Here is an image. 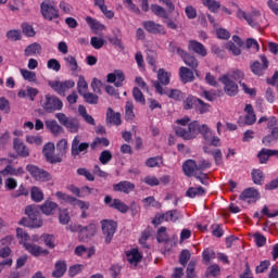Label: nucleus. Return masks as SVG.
I'll list each match as a JSON object with an SVG mask.
<instances>
[{"mask_svg":"<svg viewBox=\"0 0 278 278\" xmlns=\"http://www.w3.org/2000/svg\"><path fill=\"white\" fill-rule=\"evenodd\" d=\"M177 134H179L180 138L184 140H194L199 136V134L202 135L205 142L210 144V147H220V138L217 136H214V132L212 131V128L207 126L206 124H199V121H193L189 124L188 130L184 128H179L177 130Z\"/></svg>","mask_w":278,"mask_h":278,"instance_id":"obj_1","label":"nucleus"},{"mask_svg":"<svg viewBox=\"0 0 278 278\" xmlns=\"http://www.w3.org/2000/svg\"><path fill=\"white\" fill-rule=\"evenodd\" d=\"M68 150V141L66 139H61L56 143V151L58 154H55V144L49 142L43 147L42 153L49 162V164H60L63 162L64 155H66V151Z\"/></svg>","mask_w":278,"mask_h":278,"instance_id":"obj_2","label":"nucleus"},{"mask_svg":"<svg viewBox=\"0 0 278 278\" xmlns=\"http://www.w3.org/2000/svg\"><path fill=\"white\" fill-rule=\"evenodd\" d=\"M40 13L45 21H58L60 18V9L55 7L52 0H43L40 3Z\"/></svg>","mask_w":278,"mask_h":278,"instance_id":"obj_3","label":"nucleus"},{"mask_svg":"<svg viewBox=\"0 0 278 278\" xmlns=\"http://www.w3.org/2000/svg\"><path fill=\"white\" fill-rule=\"evenodd\" d=\"M27 173L35 179V181H41V182H47L51 181L53 179V176L51 173L45 170L43 168H40L34 164H28L26 166Z\"/></svg>","mask_w":278,"mask_h":278,"instance_id":"obj_4","label":"nucleus"},{"mask_svg":"<svg viewBox=\"0 0 278 278\" xmlns=\"http://www.w3.org/2000/svg\"><path fill=\"white\" fill-rule=\"evenodd\" d=\"M55 118L63 127H66L70 134H77L79 131V119L76 117H68L64 113H56Z\"/></svg>","mask_w":278,"mask_h":278,"instance_id":"obj_5","label":"nucleus"},{"mask_svg":"<svg viewBox=\"0 0 278 278\" xmlns=\"http://www.w3.org/2000/svg\"><path fill=\"white\" fill-rule=\"evenodd\" d=\"M64 108V103L56 96L46 94L45 102L42 103V109L48 114H53V112H60Z\"/></svg>","mask_w":278,"mask_h":278,"instance_id":"obj_6","label":"nucleus"},{"mask_svg":"<svg viewBox=\"0 0 278 278\" xmlns=\"http://www.w3.org/2000/svg\"><path fill=\"white\" fill-rule=\"evenodd\" d=\"M88 149H90V144L88 142H81L79 136H75L72 140L71 155L74 160H77L79 155H86L88 153Z\"/></svg>","mask_w":278,"mask_h":278,"instance_id":"obj_7","label":"nucleus"},{"mask_svg":"<svg viewBox=\"0 0 278 278\" xmlns=\"http://www.w3.org/2000/svg\"><path fill=\"white\" fill-rule=\"evenodd\" d=\"M101 227L104 236V242L105 244H110L114 239V233H116L118 224L112 219H103L101 220Z\"/></svg>","mask_w":278,"mask_h":278,"instance_id":"obj_8","label":"nucleus"},{"mask_svg":"<svg viewBox=\"0 0 278 278\" xmlns=\"http://www.w3.org/2000/svg\"><path fill=\"white\" fill-rule=\"evenodd\" d=\"M25 214L28 216L31 229H40L42 227V219H40V211L36 205H28L25 207Z\"/></svg>","mask_w":278,"mask_h":278,"instance_id":"obj_9","label":"nucleus"},{"mask_svg":"<svg viewBox=\"0 0 278 278\" xmlns=\"http://www.w3.org/2000/svg\"><path fill=\"white\" fill-rule=\"evenodd\" d=\"M182 218L181 212L178 210H172L167 211L163 214L155 215L154 219L152 220L153 225H162V220H165V223H177Z\"/></svg>","mask_w":278,"mask_h":278,"instance_id":"obj_10","label":"nucleus"},{"mask_svg":"<svg viewBox=\"0 0 278 278\" xmlns=\"http://www.w3.org/2000/svg\"><path fill=\"white\" fill-rule=\"evenodd\" d=\"M153 86L156 92H159V94H165V97H168V99H173L174 101H181V99H184V92H181V90H178V89L168 90V88L164 89V87H162V85L157 83V80L153 83Z\"/></svg>","mask_w":278,"mask_h":278,"instance_id":"obj_11","label":"nucleus"},{"mask_svg":"<svg viewBox=\"0 0 278 278\" xmlns=\"http://www.w3.org/2000/svg\"><path fill=\"white\" fill-rule=\"evenodd\" d=\"M48 86L54 90V92H58L61 97L66 93V90H71V88H75V83L70 80H49Z\"/></svg>","mask_w":278,"mask_h":278,"instance_id":"obj_12","label":"nucleus"},{"mask_svg":"<svg viewBox=\"0 0 278 278\" xmlns=\"http://www.w3.org/2000/svg\"><path fill=\"white\" fill-rule=\"evenodd\" d=\"M219 81L224 85V92L227 97H236L238 94V84L229 77V74L223 75Z\"/></svg>","mask_w":278,"mask_h":278,"instance_id":"obj_13","label":"nucleus"},{"mask_svg":"<svg viewBox=\"0 0 278 278\" xmlns=\"http://www.w3.org/2000/svg\"><path fill=\"white\" fill-rule=\"evenodd\" d=\"M260 61H254L251 65L250 68L254 75H257L258 77H262L266 71H268V66L270 62L268 61V58H266L264 54L260 55Z\"/></svg>","mask_w":278,"mask_h":278,"instance_id":"obj_14","label":"nucleus"},{"mask_svg":"<svg viewBox=\"0 0 278 278\" xmlns=\"http://www.w3.org/2000/svg\"><path fill=\"white\" fill-rule=\"evenodd\" d=\"M104 205L121 212V214H127V212H129V206L125 204V202H123L121 199H112V195H105Z\"/></svg>","mask_w":278,"mask_h":278,"instance_id":"obj_15","label":"nucleus"},{"mask_svg":"<svg viewBox=\"0 0 278 278\" xmlns=\"http://www.w3.org/2000/svg\"><path fill=\"white\" fill-rule=\"evenodd\" d=\"M143 29L148 31V34H154L155 36H166V28L164 25L155 23L154 21H146L142 23Z\"/></svg>","mask_w":278,"mask_h":278,"instance_id":"obj_16","label":"nucleus"},{"mask_svg":"<svg viewBox=\"0 0 278 278\" xmlns=\"http://www.w3.org/2000/svg\"><path fill=\"white\" fill-rule=\"evenodd\" d=\"M72 231H78L81 238H92V236H97V225L89 224L85 227L81 225L72 226Z\"/></svg>","mask_w":278,"mask_h":278,"instance_id":"obj_17","label":"nucleus"},{"mask_svg":"<svg viewBox=\"0 0 278 278\" xmlns=\"http://www.w3.org/2000/svg\"><path fill=\"white\" fill-rule=\"evenodd\" d=\"M240 201H244L245 203H255L260 199V191L255 188H247L239 195Z\"/></svg>","mask_w":278,"mask_h":278,"instance_id":"obj_18","label":"nucleus"},{"mask_svg":"<svg viewBox=\"0 0 278 278\" xmlns=\"http://www.w3.org/2000/svg\"><path fill=\"white\" fill-rule=\"evenodd\" d=\"M108 84H114L116 88H123V81H125V73L121 70H115L113 73L106 76Z\"/></svg>","mask_w":278,"mask_h":278,"instance_id":"obj_19","label":"nucleus"},{"mask_svg":"<svg viewBox=\"0 0 278 278\" xmlns=\"http://www.w3.org/2000/svg\"><path fill=\"white\" fill-rule=\"evenodd\" d=\"M24 249L34 257H40V255H49V250L42 249V247L36 243H24Z\"/></svg>","mask_w":278,"mask_h":278,"instance_id":"obj_20","label":"nucleus"},{"mask_svg":"<svg viewBox=\"0 0 278 278\" xmlns=\"http://www.w3.org/2000/svg\"><path fill=\"white\" fill-rule=\"evenodd\" d=\"M188 49L189 51L197 53V55H200L201 58H206L207 55V48H205L203 43L197 40H189Z\"/></svg>","mask_w":278,"mask_h":278,"instance_id":"obj_21","label":"nucleus"},{"mask_svg":"<svg viewBox=\"0 0 278 278\" xmlns=\"http://www.w3.org/2000/svg\"><path fill=\"white\" fill-rule=\"evenodd\" d=\"M114 192H123L124 194H129L136 190V185L131 181L122 180L118 184L113 185Z\"/></svg>","mask_w":278,"mask_h":278,"instance_id":"obj_22","label":"nucleus"},{"mask_svg":"<svg viewBox=\"0 0 278 278\" xmlns=\"http://www.w3.org/2000/svg\"><path fill=\"white\" fill-rule=\"evenodd\" d=\"M126 257L127 262L131 264L132 266H138L140 262H142V253H140V250L137 248H132L128 251H126Z\"/></svg>","mask_w":278,"mask_h":278,"instance_id":"obj_23","label":"nucleus"},{"mask_svg":"<svg viewBox=\"0 0 278 278\" xmlns=\"http://www.w3.org/2000/svg\"><path fill=\"white\" fill-rule=\"evenodd\" d=\"M13 149L20 157H29V148L20 138L13 140Z\"/></svg>","mask_w":278,"mask_h":278,"instance_id":"obj_24","label":"nucleus"},{"mask_svg":"<svg viewBox=\"0 0 278 278\" xmlns=\"http://www.w3.org/2000/svg\"><path fill=\"white\" fill-rule=\"evenodd\" d=\"M182 170H184L186 177H194V175H197V173H199L197 161H194V160L186 161L182 165Z\"/></svg>","mask_w":278,"mask_h":278,"instance_id":"obj_25","label":"nucleus"},{"mask_svg":"<svg viewBox=\"0 0 278 278\" xmlns=\"http://www.w3.org/2000/svg\"><path fill=\"white\" fill-rule=\"evenodd\" d=\"M123 121L121 119V113L114 112L112 108H109L106 110V125H115L118 127V125H122Z\"/></svg>","mask_w":278,"mask_h":278,"instance_id":"obj_26","label":"nucleus"},{"mask_svg":"<svg viewBox=\"0 0 278 278\" xmlns=\"http://www.w3.org/2000/svg\"><path fill=\"white\" fill-rule=\"evenodd\" d=\"M180 58L185 62V64L189 66V68H192V71H194V73L199 75V71H197V68H199V60H197V58H194L187 51H185V54H182Z\"/></svg>","mask_w":278,"mask_h":278,"instance_id":"obj_27","label":"nucleus"},{"mask_svg":"<svg viewBox=\"0 0 278 278\" xmlns=\"http://www.w3.org/2000/svg\"><path fill=\"white\" fill-rule=\"evenodd\" d=\"M179 77L182 84H190L194 81V72L186 66L179 68Z\"/></svg>","mask_w":278,"mask_h":278,"instance_id":"obj_28","label":"nucleus"},{"mask_svg":"<svg viewBox=\"0 0 278 278\" xmlns=\"http://www.w3.org/2000/svg\"><path fill=\"white\" fill-rule=\"evenodd\" d=\"M42 53V46L38 42L28 45L24 50L25 58H31V55H40Z\"/></svg>","mask_w":278,"mask_h":278,"instance_id":"obj_29","label":"nucleus"},{"mask_svg":"<svg viewBox=\"0 0 278 278\" xmlns=\"http://www.w3.org/2000/svg\"><path fill=\"white\" fill-rule=\"evenodd\" d=\"M244 112L247 115L244 116V123L245 125H255V122L257 121V116L255 115V111L253 110L252 104H247L244 108Z\"/></svg>","mask_w":278,"mask_h":278,"instance_id":"obj_30","label":"nucleus"},{"mask_svg":"<svg viewBox=\"0 0 278 278\" xmlns=\"http://www.w3.org/2000/svg\"><path fill=\"white\" fill-rule=\"evenodd\" d=\"M275 156L274 150L262 148L257 153L260 164H268L270 157Z\"/></svg>","mask_w":278,"mask_h":278,"instance_id":"obj_31","label":"nucleus"},{"mask_svg":"<svg viewBox=\"0 0 278 278\" xmlns=\"http://www.w3.org/2000/svg\"><path fill=\"white\" fill-rule=\"evenodd\" d=\"M58 207H60L58 203L50 200H47L43 204L40 205V210L46 216H51L53 212L58 210Z\"/></svg>","mask_w":278,"mask_h":278,"instance_id":"obj_32","label":"nucleus"},{"mask_svg":"<svg viewBox=\"0 0 278 278\" xmlns=\"http://www.w3.org/2000/svg\"><path fill=\"white\" fill-rule=\"evenodd\" d=\"M66 262L58 261L54 265V270L52 271V277L62 278L66 273Z\"/></svg>","mask_w":278,"mask_h":278,"instance_id":"obj_33","label":"nucleus"},{"mask_svg":"<svg viewBox=\"0 0 278 278\" xmlns=\"http://www.w3.org/2000/svg\"><path fill=\"white\" fill-rule=\"evenodd\" d=\"M46 127L51 131V134H53V136H59V134L64 131V128H62L55 119L46 121Z\"/></svg>","mask_w":278,"mask_h":278,"instance_id":"obj_34","label":"nucleus"},{"mask_svg":"<svg viewBox=\"0 0 278 278\" xmlns=\"http://www.w3.org/2000/svg\"><path fill=\"white\" fill-rule=\"evenodd\" d=\"M30 199L35 203H40V202L45 201V193L42 192L40 187H36V186L31 187V189H30Z\"/></svg>","mask_w":278,"mask_h":278,"instance_id":"obj_35","label":"nucleus"},{"mask_svg":"<svg viewBox=\"0 0 278 278\" xmlns=\"http://www.w3.org/2000/svg\"><path fill=\"white\" fill-rule=\"evenodd\" d=\"M205 188L203 187H191L187 190L186 195L189 199H194L195 197H205Z\"/></svg>","mask_w":278,"mask_h":278,"instance_id":"obj_36","label":"nucleus"},{"mask_svg":"<svg viewBox=\"0 0 278 278\" xmlns=\"http://www.w3.org/2000/svg\"><path fill=\"white\" fill-rule=\"evenodd\" d=\"M176 123H177V125H180V126H177L175 128V134H176V136L181 138V135H179L177 131H179V129H185V131H188V129L190 128V117H188V116L182 117L180 119H177Z\"/></svg>","mask_w":278,"mask_h":278,"instance_id":"obj_37","label":"nucleus"},{"mask_svg":"<svg viewBox=\"0 0 278 278\" xmlns=\"http://www.w3.org/2000/svg\"><path fill=\"white\" fill-rule=\"evenodd\" d=\"M157 84L168 86V84H170V74L166 72L164 68H160L157 72Z\"/></svg>","mask_w":278,"mask_h":278,"instance_id":"obj_38","label":"nucleus"},{"mask_svg":"<svg viewBox=\"0 0 278 278\" xmlns=\"http://www.w3.org/2000/svg\"><path fill=\"white\" fill-rule=\"evenodd\" d=\"M81 97H83L85 103H88L89 105H97L99 103V96L97 93L87 91V92L83 93Z\"/></svg>","mask_w":278,"mask_h":278,"instance_id":"obj_39","label":"nucleus"},{"mask_svg":"<svg viewBox=\"0 0 278 278\" xmlns=\"http://www.w3.org/2000/svg\"><path fill=\"white\" fill-rule=\"evenodd\" d=\"M64 62L72 73H77L79 68V64L77 63V59L73 55H67L64 58Z\"/></svg>","mask_w":278,"mask_h":278,"instance_id":"obj_40","label":"nucleus"},{"mask_svg":"<svg viewBox=\"0 0 278 278\" xmlns=\"http://www.w3.org/2000/svg\"><path fill=\"white\" fill-rule=\"evenodd\" d=\"M203 5L213 12V14H218V9L220 8V3L216 0H202Z\"/></svg>","mask_w":278,"mask_h":278,"instance_id":"obj_41","label":"nucleus"},{"mask_svg":"<svg viewBox=\"0 0 278 278\" xmlns=\"http://www.w3.org/2000/svg\"><path fill=\"white\" fill-rule=\"evenodd\" d=\"M198 103H199V98H197L194 96H189L184 101V108H185V110H197Z\"/></svg>","mask_w":278,"mask_h":278,"instance_id":"obj_42","label":"nucleus"},{"mask_svg":"<svg viewBox=\"0 0 278 278\" xmlns=\"http://www.w3.org/2000/svg\"><path fill=\"white\" fill-rule=\"evenodd\" d=\"M260 16H262V13L260 11H253L250 15H248L245 21L251 27H257L260 25V23L257 22V18H260Z\"/></svg>","mask_w":278,"mask_h":278,"instance_id":"obj_43","label":"nucleus"},{"mask_svg":"<svg viewBox=\"0 0 278 278\" xmlns=\"http://www.w3.org/2000/svg\"><path fill=\"white\" fill-rule=\"evenodd\" d=\"M160 164H164L162 156L149 157L146 161V166H148V168H160Z\"/></svg>","mask_w":278,"mask_h":278,"instance_id":"obj_44","label":"nucleus"},{"mask_svg":"<svg viewBox=\"0 0 278 278\" xmlns=\"http://www.w3.org/2000/svg\"><path fill=\"white\" fill-rule=\"evenodd\" d=\"M151 11L155 16H159L160 18H168V12H166V9L163 7H160V4H152Z\"/></svg>","mask_w":278,"mask_h":278,"instance_id":"obj_45","label":"nucleus"},{"mask_svg":"<svg viewBox=\"0 0 278 278\" xmlns=\"http://www.w3.org/2000/svg\"><path fill=\"white\" fill-rule=\"evenodd\" d=\"M55 197H56V199H59V201H61V203H70L71 205H73V203H75V197H72L62 191H56Z\"/></svg>","mask_w":278,"mask_h":278,"instance_id":"obj_46","label":"nucleus"},{"mask_svg":"<svg viewBox=\"0 0 278 278\" xmlns=\"http://www.w3.org/2000/svg\"><path fill=\"white\" fill-rule=\"evenodd\" d=\"M110 147V140L105 137H97L91 143H90V148L92 149V151H94V149H97V147Z\"/></svg>","mask_w":278,"mask_h":278,"instance_id":"obj_47","label":"nucleus"},{"mask_svg":"<svg viewBox=\"0 0 278 278\" xmlns=\"http://www.w3.org/2000/svg\"><path fill=\"white\" fill-rule=\"evenodd\" d=\"M202 260L204 264H210L211 260H216V252L210 248L204 249L202 252Z\"/></svg>","mask_w":278,"mask_h":278,"instance_id":"obj_48","label":"nucleus"},{"mask_svg":"<svg viewBox=\"0 0 278 278\" xmlns=\"http://www.w3.org/2000/svg\"><path fill=\"white\" fill-rule=\"evenodd\" d=\"M195 270H197V261H190L186 269L187 278H199Z\"/></svg>","mask_w":278,"mask_h":278,"instance_id":"obj_49","label":"nucleus"},{"mask_svg":"<svg viewBox=\"0 0 278 278\" xmlns=\"http://www.w3.org/2000/svg\"><path fill=\"white\" fill-rule=\"evenodd\" d=\"M16 236L20 240V244H23V247H25V244H29V242H27L29 240V233H27L23 228L16 229Z\"/></svg>","mask_w":278,"mask_h":278,"instance_id":"obj_50","label":"nucleus"},{"mask_svg":"<svg viewBox=\"0 0 278 278\" xmlns=\"http://www.w3.org/2000/svg\"><path fill=\"white\" fill-rule=\"evenodd\" d=\"M77 90L80 97L88 92V83L86 81V78H84V76L78 77Z\"/></svg>","mask_w":278,"mask_h":278,"instance_id":"obj_51","label":"nucleus"},{"mask_svg":"<svg viewBox=\"0 0 278 278\" xmlns=\"http://www.w3.org/2000/svg\"><path fill=\"white\" fill-rule=\"evenodd\" d=\"M251 176L253 184H255L256 186H262V181L264 179V172H262L261 169H253Z\"/></svg>","mask_w":278,"mask_h":278,"instance_id":"obj_52","label":"nucleus"},{"mask_svg":"<svg viewBox=\"0 0 278 278\" xmlns=\"http://www.w3.org/2000/svg\"><path fill=\"white\" fill-rule=\"evenodd\" d=\"M218 275H220V266L218 264L208 266L205 271V277H218Z\"/></svg>","mask_w":278,"mask_h":278,"instance_id":"obj_53","label":"nucleus"},{"mask_svg":"<svg viewBox=\"0 0 278 278\" xmlns=\"http://www.w3.org/2000/svg\"><path fill=\"white\" fill-rule=\"evenodd\" d=\"M132 97L137 103H141L142 105H144V103H147V100L144 99V94L138 87H134Z\"/></svg>","mask_w":278,"mask_h":278,"instance_id":"obj_54","label":"nucleus"},{"mask_svg":"<svg viewBox=\"0 0 278 278\" xmlns=\"http://www.w3.org/2000/svg\"><path fill=\"white\" fill-rule=\"evenodd\" d=\"M41 238L48 249H55V236L45 233Z\"/></svg>","mask_w":278,"mask_h":278,"instance_id":"obj_55","label":"nucleus"},{"mask_svg":"<svg viewBox=\"0 0 278 278\" xmlns=\"http://www.w3.org/2000/svg\"><path fill=\"white\" fill-rule=\"evenodd\" d=\"M126 121H134L136 115L134 114V102L127 101L125 105Z\"/></svg>","mask_w":278,"mask_h":278,"instance_id":"obj_56","label":"nucleus"},{"mask_svg":"<svg viewBox=\"0 0 278 278\" xmlns=\"http://www.w3.org/2000/svg\"><path fill=\"white\" fill-rule=\"evenodd\" d=\"M112 152L110 150H103L100 153L99 162L105 166V164H110L112 162Z\"/></svg>","mask_w":278,"mask_h":278,"instance_id":"obj_57","label":"nucleus"},{"mask_svg":"<svg viewBox=\"0 0 278 278\" xmlns=\"http://www.w3.org/2000/svg\"><path fill=\"white\" fill-rule=\"evenodd\" d=\"M22 31L27 38H34L36 36V30H34V26L29 25L28 23L22 24Z\"/></svg>","mask_w":278,"mask_h":278,"instance_id":"obj_58","label":"nucleus"},{"mask_svg":"<svg viewBox=\"0 0 278 278\" xmlns=\"http://www.w3.org/2000/svg\"><path fill=\"white\" fill-rule=\"evenodd\" d=\"M211 105L205 103L203 100H198V105L195 106V112H199V114H207L210 112Z\"/></svg>","mask_w":278,"mask_h":278,"instance_id":"obj_59","label":"nucleus"},{"mask_svg":"<svg viewBox=\"0 0 278 278\" xmlns=\"http://www.w3.org/2000/svg\"><path fill=\"white\" fill-rule=\"evenodd\" d=\"M7 38H8V40L16 42V41L21 40L23 38V36L21 35V30L11 29V30L7 31Z\"/></svg>","mask_w":278,"mask_h":278,"instance_id":"obj_60","label":"nucleus"},{"mask_svg":"<svg viewBox=\"0 0 278 278\" xmlns=\"http://www.w3.org/2000/svg\"><path fill=\"white\" fill-rule=\"evenodd\" d=\"M10 108V100H8L5 97L0 98V112H3L4 114H10L11 112Z\"/></svg>","mask_w":278,"mask_h":278,"instance_id":"obj_61","label":"nucleus"},{"mask_svg":"<svg viewBox=\"0 0 278 278\" xmlns=\"http://www.w3.org/2000/svg\"><path fill=\"white\" fill-rule=\"evenodd\" d=\"M191 256L192 255L190 254L189 250H182L179 255V264H181V266L188 265V262H190Z\"/></svg>","mask_w":278,"mask_h":278,"instance_id":"obj_62","label":"nucleus"},{"mask_svg":"<svg viewBox=\"0 0 278 278\" xmlns=\"http://www.w3.org/2000/svg\"><path fill=\"white\" fill-rule=\"evenodd\" d=\"M268 268H270V261L265 260V261H262L260 265L256 266L255 273L256 275H262V273H264L265 270H268Z\"/></svg>","mask_w":278,"mask_h":278,"instance_id":"obj_63","label":"nucleus"},{"mask_svg":"<svg viewBox=\"0 0 278 278\" xmlns=\"http://www.w3.org/2000/svg\"><path fill=\"white\" fill-rule=\"evenodd\" d=\"M21 75L26 81H36V73L29 70H21Z\"/></svg>","mask_w":278,"mask_h":278,"instance_id":"obj_64","label":"nucleus"}]
</instances>
